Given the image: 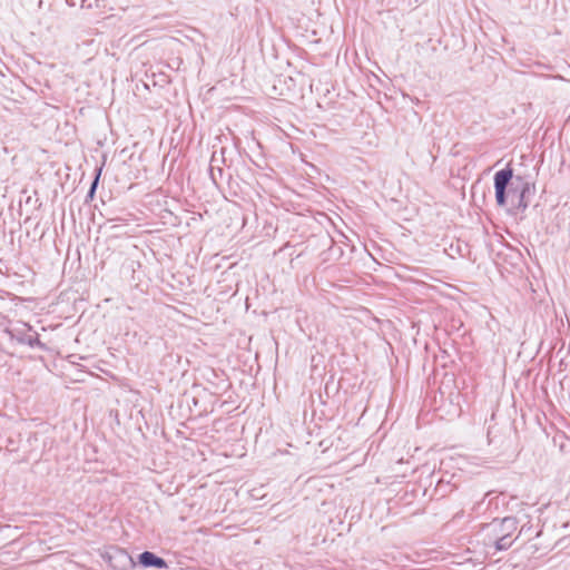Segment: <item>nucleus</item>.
Segmentation results:
<instances>
[{
	"label": "nucleus",
	"mask_w": 570,
	"mask_h": 570,
	"mask_svg": "<svg viewBox=\"0 0 570 570\" xmlns=\"http://www.w3.org/2000/svg\"><path fill=\"white\" fill-rule=\"evenodd\" d=\"M509 521H511V522H512V524L514 525V521H513V520H511V519H508V518L503 519V521H502V522H503V523H505V522H509Z\"/></svg>",
	"instance_id": "6"
},
{
	"label": "nucleus",
	"mask_w": 570,
	"mask_h": 570,
	"mask_svg": "<svg viewBox=\"0 0 570 570\" xmlns=\"http://www.w3.org/2000/svg\"><path fill=\"white\" fill-rule=\"evenodd\" d=\"M505 538H500L498 541H497V549L498 550H502L507 547V543L504 542Z\"/></svg>",
	"instance_id": "4"
},
{
	"label": "nucleus",
	"mask_w": 570,
	"mask_h": 570,
	"mask_svg": "<svg viewBox=\"0 0 570 570\" xmlns=\"http://www.w3.org/2000/svg\"><path fill=\"white\" fill-rule=\"evenodd\" d=\"M531 191L532 188L528 183H523L520 187L513 188L510 193L512 210L523 213L529 206Z\"/></svg>",
	"instance_id": "1"
},
{
	"label": "nucleus",
	"mask_w": 570,
	"mask_h": 570,
	"mask_svg": "<svg viewBox=\"0 0 570 570\" xmlns=\"http://www.w3.org/2000/svg\"><path fill=\"white\" fill-rule=\"evenodd\" d=\"M100 173H101V169H99V173H98V175H97V177H96L95 181L92 183V186H91V193H94V190H95V188H96V186H97V184H98Z\"/></svg>",
	"instance_id": "5"
},
{
	"label": "nucleus",
	"mask_w": 570,
	"mask_h": 570,
	"mask_svg": "<svg viewBox=\"0 0 570 570\" xmlns=\"http://www.w3.org/2000/svg\"><path fill=\"white\" fill-rule=\"evenodd\" d=\"M139 562L145 567L166 568L164 559L155 556L153 552L145 551L139 556Z\"/></svg>",
	"instance_id": "3"
},
{
	"label": "nucleus",
	"mask_w": 570,
	"mask_h": 570,
	"mask_svg": "<svg viewBox=\"0 0 570 570\" xmlns=\"http://www.w3.org/2000/svg\"><path fill=\"white\" fill-rule=\"evenodd\" d=\"M512 178V169H502L494 176L495 199L499 206L505 204V188Z\"/></svg>",
	"instance_id": "2"
}]
</instances>
